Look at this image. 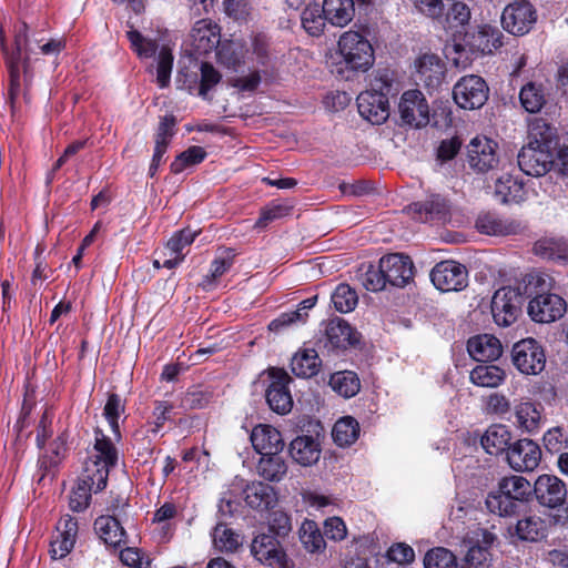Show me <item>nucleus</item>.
Segmentation results:
<instances>
[{
  "label": "nucleus",
  "instance_id": "f257e3e1",
  "mask_svg": "<svg viewBox=\"0 0 568 568\" xmlns=\"http://www.w3.org/2000/svg\"><path fill=\"white\" fill-rule=\"evenodd\" d=\"M118 449L102 433H97L94 453L84 464V469L77 486L70 495V507L73 511L88 508L92 493L106 487L109 471L116 465Z\"/></svg>",
  "mask_w": 568,
  "mask_h": 568
},
{
  "label": "nucleus",
  "instance_id": "f03ea898",
  "mask_svg": "<svg viewBox=\"0 0 568 568\" xmlns=\"http://www.w3.org/2000/svg\"><path fill=\"white\" fill-rule=\"evenodd\" d=\"M0 45L6 55V63L10 74L9 97L11 104H13L14 99L20 91L21 69L26 68L29 57L34 50V48L30 45L29 27L26 23H22L17 29L14 36V49L11 52H9L7 48L6 37L2 29H0Z\"/></svg>",
  "mask_w": 568,
  "mask_h": 568
},
{
  "label": "nucleus",
  "instance_id": "7ed1b4c3",
  "mask_svg": "<svg viewBox=\"0 0 568 568\" xmlns=\"http://www.w3.org/2000/svg\"><path fill=\"white\" fill-rule=\"evenodd\" d=\"M338 50L346 65L356 71H366L374 63L371 42L357 31H346L338 40Z\"/></svg>",
  "mask_w": 568,
  "mask_h": 568
},
{
  "label": "nucleus",
  "instance_id": "20e7f679",
  "mask_svg": "<svg viewBox=\"0 0 568 568\" xmlns=\"http://www.w3.org/2000/svg\"><path fill=\"white\" fill-rule=\"evenodd\" d=\"M524 297L519 288L510 286L497 290L491 298V314L499 326H509L521 313Z\"/></svg>",
  "mask_w": 568,
  "mask_h": 568
},
{
  "label": "nucleus",
  "instance_id": "39448f33",
  "mask_svg": "<svg viewBox=\"0 0 568 568\" xmlns=\"http://www.w3.org/2000/svg\"><path fill=\"white\" fill-rule=\"evenodd\" d=\"M489 89L479 75L463 77L453 89L456 104L465 110L480 109L488 100Z\"/></svg>",
  "mask_w": 568,
  "mask_h": 568
},
{
  "label": "nucleus",
  "instance_id": "423d86ee",
  "mask_svg": "<svg viewBox=\"0 0 568 568\" xmlns=\"http://www.w3.org/2000/svg\"><path fill=\"white\" fill-rule=\"evenodd\" d=\"M536 20V10L531 3L526 0H518L509 3L501 14L504 29L515 36H524L528 33Z\"/></svg>",
  "mask_w": 568,
  "mask_h": 568
},
{
  "label": "nucleus",
  "instance_id": "0eeeda50",
  "mask_svg": "<svg viewBox=\"0 0 568 568\" xmlns=\"http://www.w3.org/2000/svg\"><path fill=\"white\" fill-rule=\"evenodd\" d=\"M430 280L442 292H457L467 286L468 272L455 261H442L433 267Z\"/></svg>",
  "mask_w": 568,
  "mask_h": 568
},
{
  "label": "nucleus",
  "instance_id": "6e6552de",
  "mask_svg": "<svg viewBox=\"0 0 568 568\" xmlns=\"http://www.w3.org/2000/svg\"><path fill=\"white\" fill-rule=\"evenodd\" d=\"M513 362L523 374L537 375L545 368L546 357L535 339L526 338L514 345Z\"/></svg>",
  "mask_w": 568,
  "mask_h": 568
},
{
  "label": "nucleus",
  "instance_id": "1a4fd4ad",
  "mask_svg": "<svg viewBox=\"0 0 568 568\" xmlns=\"http://www.w3.org/2000/svg\"><path fill=\"white\" fill-rule=\"evenodd\" d=\"M467 161L479 173L496 169L499 164L497 143L486 136L474 138L467 146Z\"/></svg>",
  "mask_w": 568,
  "mask_h": 568
},
{
  "label": "nucleus",
  "instance_id": "9d476101",
  "mask_svg": "<svg viewBox=\"0 0 568 568\" xmlns=\"http://www.w3.org/2000/svg\"><path fill=\"white\" fill-rule=\"evenodd\" d=\"M252 556L263 565L287 568L288 559L280 541L271 534H260L251 542Z\"/></svg>",
  "mask_w": 568,
  "mask_h": 568
},
{
  "label": "nucleus",
  "instance_id": "9b49d317",
  "mask_svg": "<svg viewBox=\"0 0 568 568\" xmlns=\"http://www.w3.org/2000/svg\"><path fill=\"white\" fill-rule=\"evenodd\" d=\"M270 376L272 382L266 389V402L273 412L287 414L293 406V398L287 387L292 379L285 371L280 368H272Z\"/></svg>",
  "mask_w": 568,
  "mask_h": 568
},
{
  "label": "nucleus",
  "instance_id": "f8f14e48",
  "mask_svg": "<svg viewBox=\"0 0 568 568\" xmlns=\"http://www.w3.org/2000/svg\"><path fill=\"white\" fill-rule=\"evenodd\" d=\"M540 459L541 449L531 439H519L507 449V462L516 471H532L538 467Z\"/></svg>",
  "mask_w": 568,
  "mask_h": 568
},
{
  "label": "nucleus",
  "instance_id": "ddd939ff",
  "mask_svg": "<svg viewBox=\"0 0 568 568\" xmlns=\"http://www.w3.org/2000/svg\"><path fill=\"white\" fill-rule=\"evenodd\" d=\"M398 110L402 121L410 126L422 128L429 121L428 104L423 93L418 90L404 92Z\"/></svg>",
  "mask_w": 568,
  "mask_h": 568
},
{
  "label": "nucleus",
  "instance_id": "4468645a",
  "mask_svg": "<svg viewBox=\"0 0 568 568\" xmlns=\"http://www.w3.org/2000/svg\"><path fill=\"white\" fill-rule=\"evenodd\" d=\"M528 313L535 322H555L566 313V302L557 294H539L529 302Z\"/></svg>",
  "mask_w": 568,
  "mask_h": 568
},
{
  "label": "nucleus",
  "instance_id": "2eb2a0df",
  "mask_svg": "<svg viewBox=\"0 0 568 568\" xmlns=\"http://www.w3.org/2000/svg\"><path fill=\"white\" fill-rule=\"evenodd\" d=\"M554 164V155L550 150L539 148L538 144L525 145L518 153V165L520 170L531 176L546 174Z\"/></svg>",
  "mask_w": 568,
  "mask_h": 568
},
{
  "label": "nucleus",
  "instance_id": "dca6fc26",
  "mask_svg": "<svg viewBox=\"0 0 568 568\" xmlns=\"http://www.w3.org/2000/svg\"><path fill=\"white\" fill-rule=\"evenodd\" d=\"M359 114L372 124H382L389 116V103L385 93L367 90L357 97Z\"/></svg>",
  "mask_w": 568,
  "mask_h": 568
},
{
  "label": "nucleus",
  "instance_id": "f3484780",
  "mask_svg": "<svg viewBox=\"0 0 568 568\" xmlns=\"http://www.w3.org/2000/svg\"><path fill=\"white\" fill-rule=\"evenodd\" d=\"M381 267L388 284L396 287L406 286L414 277V264L409 256L393 253L381 258Z\"/></svg>",
  "mask_w": 568,
  "mask_h": 568
},
{
  "label": "nucleus",
  "instance_id": "a211bd4d",
  "mask_svg": "<svg viewBox=\"0 0 568 568\" xmlns=\"http://www.w3.org/2000/svg\"><path fill=\"white\" fill-rule=\"evenodd\" d=\"M534 493L538 503L545 507L561 506L567 497L565 483L554 475H540L534 485Z\"/></svg>",
  "mask_w": 568,
  "mask_h": 568
},
{
  "label": "nucleus",
  "instance_id": "6ab92c4d",
  "mask_svg": "<svg viewBox=\"0 0 568 568\" xmlns=\"http://www.w3.org/2000/svg\"><path fill=\"white\" fill-rule=\"evenodd\" d=\"M78 535V521L70 515L63 516L57 525V534L50 546L53 559L64 558L74 547Z\"/></svg>",
  "mask_w": 568,
  "mask_h": 568
},
{
  "label": "nucleus",
  "instance_id": "aec40b11",
  "mask_svg": "<svg viewBox=\"0 0 568 568\" xmlns=\"http://www.w3.org/2000/svg\"><path fill=\"white\" fill-rule=\"evenodd\" d=\"M476 229L486 235L507 236L520 233L525 226L517 220L483 213L476 220Z\"/></svg>",
  "mask_w": 568,
  "mask_h": 568
},
{
  "label": "nucleus",
  "instance_id": "412c9836",
  "mask_svg": "<svg viewBox=\"0 0 568 568\" xmlns=\"http://www.w3.org/2000/svg\"><path fill=\"white\" fill-rule=\"evenodd\" d=\"M221 36L217 24L210 20H199L191 32V44L197 54H206L216 49Z\"/></svg>",
  "mask_w": 568,
  "mask_h": 568
},
{
  "label": "nucleus",
  "instance_id": "4be33fe9",
  "mask_svg": "<svg viewBox=\"0 0 568 568\" xmlns=\"http://www.w3.org/2000/svg\"><path fill=\"white\" fill-rule=\"evenodd\" d=\"M254 449L261 455L281 453L284 442L281 433L271 425H257L251 433Z\"/></svg>",
  "mask_w": 568,
  "mask_h": 568
},
{
  "label": "nucleus",
  "instance_id": "5701e85b",
  "mask_svg": "<svg viewBox=\"0 0 568 568\" xmlns=\"http://www.w3.org/2000/svg\"><path fill=\"white\" fill-rule=\"evenodd\" d=\"M290 455L298 465L304 467L312 466L320 459V443L311 435L297 436L290 444Z\"/></svg>",
  "mask_w": 568,
  "mask_h": 568
},
{
  "label": "nucleus",
  "instance_id": "b1692460",
  "mask_svg": "<svg viewBox=\"0 0 568 568\" xmlns=\"http://www.w3.org/2000/svg\"><path fill=\"white\" fill-rule=\"evenodd\" d=\"M467 351L477 362L496 361L503 353L498 338L489 334L477 335L468 339Z\"/></svg>",
  "mask_w": 568,
  "mask_h": 568
},
{
  "label": "nucleus",
  "instance_id": "393cba45",
  "mask_svg": "<svg viewBox=\"0 0 568 568\" xmlns=\"http://www.w3.org/2000/svg\"><path fill=\"white\" fill-rule=\"evenodd\" d=\"M244 499L247 506L256 510H268L277 503L275 489L262 481H253L244 489Z\"/></svg>",
  "mask_w": 568,
  "mask_h": 568
},
{
  "label": "nucleus",
  "instance_id": "a878e982",
  "mask_svg": "<svg viewBox=\"0 0 568 568\" xmlns=\"http://www.w3.org/2000/svg\"><path fill=\"white\" fill-rule=\"evenodd\" d=\"M323 14L328 23L343 28L347 26L355 16L354 0H324Z\"/></svg>",
  "mask_w": 568,
  "mask_h": 568
},
{
  "label": "nucleus",
  "instance_id": "bb28decb",
  "mask_svg": "<svg viewBox=\"0 0 568 568\" xmlns=\"http://www.w3.org/2000/svg\"><path fill=\"white\" fill-rule=\"evenodd\" d=\"M325 335L332 348H346L358 342L357 333L347 322L341 318L328 322Z\"/></svg>",
  "mask_w": 568,
  "mask_h": 568
},
{
  "label": "nucleus",
  "instance_id": "cd10ccee",
  "mask_svg": "<svg viewBox=\"0 0 568 568\" xmlns=\"http://www.w3.org/2000/svg\"><path fill=\"white\" fill-rule=\"evenodd\" d=\"M94 530L105 545L119 547L125 542V530L114 516H100L94 521Z\"/></svg>",
  "mask_w": 568,
  "mask_h": 568
},
{
  "label": "nucleus",
  "instance_id": "c85d7f7f",
  "mask_svg": "<svg viewBox=\"0 0 568 568\" xmlns=\"http://www.w3.org/2000/svg\"><path fill=\"white\" fill-rule=\"evenodd\" d=\"M409 211L416 215L420 222L434 220H445L448 212V205L444 197L432 195L424 202H416L409 206Z\"/></svg>",
  "mask_w": 568,
  "mask_h": 568
},
{
  "label": "nucleus",
  "instance_id": "c756f323",
  "mask_svg": "<svg viewBox=\"0 0 568 568\" xmlns=\"http://www.w3.org/2000/svg\"><path fill=\"white\" fill-rule=\"evenodd\" d=\"M419 80L428 88H437L445 74L440 59L435 54H424L417 61Z\"/></svg>",
  "mask_w": 568,
  "mask_h": 568
},
{
  "label": "nucleus",
  "instance_id": "7c9ffc66",
  "mask_svg": "<svg viewBox=\"0 0 568 568\" xmlns=\"http://www.w3.org/2000/svg\"><path fill=\"white\" fill-rule=\"evenodd\" d=\"M321 359L313 348H306L297 352L291 362L292 372L303 378H310L320 371Z\"/></svg>",
  "mask_w": 568,
  "mask_h": 568
},
{
  "label": "nucleus",
  "instance_id": "2f4dec72",
  "mask_svg": "<svg viewBox=\"0 0 568 568\" xmlns=\"http://www.w3.org/2000/svg\"><path fill=\"white\" fill-rule=\"evenodd\" d=\"M511 439L510 432L504 425H491L481 436L483 448L490 455H498L508 448Z\"/></svg>",
  "mask_w": 568,
  "mask_h": 568
},
{
  "label": "nucleus",
  "instance_id": "473e14b6",
  "mask_svg": "<svg viewBox=\"0 0 568 568\" xmlns=\"http://www.w3.org/2000/svg\"><path fill=\"white\" fill-rule=\"evenodd\" d=\"M498 490L526 507L531 493L530 483L521 476L504 477L498 484Z\"/></svg>",
  "mask_w": 568,
  "mask_h": 568
},
{
  "label": "nucleus",
  "instance_id": "72a5a7b5",
  "mask_svg": "<svg viewBox=\"0 0 568 568\" xmlns=\"http://www.w3.org/2000/svg\"><path fill=\"white\" fill-rule=\"evenodd\" d=\"M506 377L505 371L496 365H477L470 372V381L479 387L495 388L498 387Z\"/></svg>",
  "mask_w": 568,
  "mask_h": 568
},
{
  "label": "nucleus",
  "instance_id": "f704fd0d",
  "mask_svg": "<svg viewBox=\"0 0 568 568\" xmlns=\"http://www.w3.org/2000/svg\"><path fill=\"white\" fill-rule=\"evenodd\" d=\"M521 106L529 113H538L547 102L542 84L536 82L526 83L519 92Z\"/></svg>",
  "mask_w": 568,
  "mask_h": 568
},
{
  "label": "nucleus",
  "instance_id": "c9c22d12",
  "mask_svg": "<svg viewBox=\"0 0 568 568\" xmlns=\"http://www.w3.org/2000/svg\"><path fill=\"white\" fill-rule=\"evenodd\" d=\"M258 474L268 481H280L286 475L287 466L280 453L261 456Z\"/></svg>",
  "mask_w": 568,
  "mask_h": 568
},
{
  "label": "nucleus",
  "instance_id": "e433bc0d",
  "mask_svg": "<svg viewBox=\"0 0 568 568\" xmlns=\"http://www.w3.org/2000/svg\"><path fill=\"white\" fill-rule=\"evenodd\" d=\"M486 506L490 513L501 517L518 515L525 508V506L505 496L498 489L488 494Z\"/></svg>",
  "mask_w": 568,
  "mask_h": 568
},
{
  "label": "nucleus",
  "instance_id": "4c0bfd02",
  "mask_svg": "<svg viewBox=\"0 0 568 568\" xmlns=\"http://www.w3.org/2000/svg\"><path fill=\"white\" fill-rule=\"evenodd\" d=\"M213 545L221 552H235L242 546V537L224 524H217L212 532Z\"/></svg>",
  "mask_w": 568,
  "mask_h": 568
},
{
  "label": "nucleus",
  "instance_id": "58836bf2",
  "mask_svg": "<svg viewBox=\"0 0 568 568\" xmlns=\"http://www.w3.org/2000/svg\"><path fill=\"white\" fill-rule=\"evenodd\" d=\"M359 435V425L357 420L351 416H346L337 420L333 427L332 436L334 442L346 447L355 443Z\"/></svg>",
  "mask_w": 568,
  "mask_h": 568
},
{
  "label": "nucleus",
  "instance_id": "ea45409f",
  "mask_svg": "<svg viewBox=\"0 0 568 568\" xmlns=\"http://www.w3.org/2000/svg\"><path fill=\"white\" fill-rule=\"evenodd\" d=\"M529 145L538 144L539 148L551 149V144L556 139V130L546 120L535 119L529 124L528 131Z\"/></svg>",
  "mask_w": 568,
  "mask_h": 568
},
{
  "label": "nucleus",
  "instance_id": "a19ab883",
  "mask_svg": "<svg viewBox=\"0 0 568 568\" xmlns=\"http://www.w3.org/2000/svg\"><path fill=\"white\" fill-rule=\"evenodd\" d=\"M329 385L334 392L346 398L355 396L361 388L357 375L351 371L333 374L329 378Z\"/></svg>",
  "mask_w": 568,
  "mask_h": 568
},
{
  "label": "nucleus",
  "instance_id": "79ce46f5",
  "mask_svg": "<svg viewBox=\"0 0 568 568\" xmlns=\"http://www.w3.org/2000/svg\"><path fill=\"white\" fill-rule=\"evenodd\" d=\"M302 26L307 33L318 37L324 31L327 21L323 14V6L313 2L308 4L301 14Z\"/></svg>",
  "mask_w": 568,
  "mask_h": 568
},
{
  "label": "nucleus",
  "instance_id": "37998d69",
  "mask_svg": "<svg viewBox=\"0 0 568 568\" xmlns=\"http://www.w3.org/2000/svg\"><path fill=\"white\" fill-rule=\"evenodd\" d=\"M469 20L470 9L462 1H455L446 14L447 29L450 30L454 36L463 33Z\"/></svg>",
  "mask_w": 568,
  "mask_h": 568
},
{
  "label": "nucleus",
  "instance_id": "c03bdc74",
  "mask_svg": "<svg viewBox=\"0 0 568 568\" xmlns=\"http://www.w3.org/2000/svg\"><path fill=\"white\" fill-rule=\"evenodd\" d=\"M516 534L523 540L537 541L545 535V523L538 516H528L518 520Z\"/></svg>",
  "mask_w": 568,
  "mask_h": 568
},
{
  "label": "nucleus",
  "instance_id": "a18cd8bd",
  "mask_svg": "<svg viewBox=\"0 0 568 568\" xmlns=\"http://www.w3.org/2000/svg\"><path fill=\"white\" fill-rule=\"evenodd\" d=\"M300 538L305 549L310 552L320 551L325 547L324 537L317 525L312 520L303 523L300 530Z\"/></svg>",
  "mask_w": 568,
  "mask_h": 568
},
{
  "label": "nucleus",
  "instance_id": "49530a36",
  "mask_svg": "<svg viewBox=\"0 0 568 568\" xmlns=\"http://www.w3.org/2000/svg\"><path fill=\"white\" fill-rule=\"evenodd\" d=\"M357 302V293L347 284H339L332 294L334 308L339 313L352 312Z\"/></svg>",
  "mask_w": 568,
  "mask_h": 568
},
{
  "label": "nucleus",
  "instance_id": "de8ad7c7",
  "mask_svg": "<svg viewBox=\"0 0 568 568\" xmlns=\"http://www.w3.org/2000/svg\"><path fill=\"white\" fill-rule=\"evenodd\" d=\"M517 423L527 433H532L539 427L540 412L532 403H521L516 409Z\"/></svg>",
  "mask_w": 568,
  "mask_h": 568
},
{
  "label": "nucleus",
  "instance_id": "09e8293b",
  "mask_svg": "<svg viewBox=\"0 0 568 568\" xmlns=\"http://www.w3.org/2000/svg\"><path fill=\"white\" fill-rule=\"evenodd\" d=\"M205 156L206 152L202 146H190L180 153L171 163V171L175 174L181 173L187 166L201 163Z\"/></svg>",
  "mask_w": 568,
  "mask_h": 568
},
{
  "label": "nucleus",
  "instance_id": "8fccbe9b",
  "mask_svg": "<svg viewBox=\"0 0 568 568\" xmlns=\"http://www.w3.org/2000/svg\"><path fill=\"white\" fill-rule=\"evenodd\" d=\"M424 566L425 568H456V557L450 550L437 547L427 551Z\"/></svg>",
  "mask_w": 568,
  "mask_h": 568
},
{
  "label": "nucleus",
  "instance_id": "3c124183",
  "mask_svg": "<svg viewBox=\"0 0 568 568\" xmlns=\"http://www.w3.org/2000/svg\"><path fill=\"white\" fill-rule=\"evenodd\" d=\"M216 55L220 63L230 69H235L242 63L244 52L239 42L230 41L219 48Z\"/></svg>",
  "mask_w": 568,
  "mask_h": 568
},
{
  "label": "nucleus",
  "instance_id": "603ef678",
  "mask_svg": "<svg viewBox=\"0 0 568 568\" xmlns=\"http://www.w3.org/2000/svg\"><path fill=\"white\" fill-rule=\"evenodd\" d=\"M501 37L500 31L490 27H484L474 36V39L478 42L474 45L483 53H491L494 50L501 47Z\"/></svg>",
  "mask_w": 568,
  "mask_h": 568
},
{
  "label": "nucleus",
  "instance_id": "864d4df0",
  "mask_svg": "<svg viewBox=\"0 0 568 568\" xmlns=\"http://www.w3.org/2000/svg\"><path fill=\"white\" fill-rule=\"evenodd\" d=\"M562 239H540L534 244V253L548 261L559 262L561 257Z\"/></svg>",
  "mask_w": 568,
  "mask_h": 568
},
{
  "label": "nucleus",
  "instance_id": "5fc2aeb1",
  "mask_svg": "<svg viewBox=\"0 0 568 568\" xmlns=\"http://www.w3.org/2000/svg\"><path fill=\"white\" fill-rule=\"evenodd\" d=\"M132 49L140 58H151L158 50V42L142 36L138 30L131 29L126 32Z\"/></svg>",
  "mask_w": 568,
  "mask_h": 568
},
{
  "label": "nucleus",
  "instance_id": "6e6d98bb",
  "mask_svg": "<svg viewBox=\"0 0 568 568\" xmlns=\"http://www.w3.org/2000/svg\"><path fill=\"white\" fill-rule=\"evenodd\" d=\"M234 256L235 254L232 250H224L221 252L212 262L210 274L205 276L203 285L206 286L212 281L225 274L232 267L234 263Z\"/></svg>",
  "mask_w": 568,
  "mask_h": 568
},
{
  "label": "nucleus",
  "instance_id": "4d7b16f0",
  "mask_svg": "<svg viewBox=\"0 0 568 568\" xmlns=\"http://www.w3.org/2000/svg\"><path fill=\"white\" fill-rule=\"evenodd\" d=\"M124 412V403L118 394H111L104 406V416L112 429V432L120 436L119 417Z\"/></svg>",
  "mask_w": 568,
  "mask_h": 568
},
{
  "label": "nucleus",
  "instance_id": "13d9d810",
  "mask_svg": "<svg viewBox=\"0 0 568 568\" xmlns=\"http://www.w3.org/2000/svg\"><path fill=\"white\" fill-rule=\"evenodd\" d=\"M173 67V55L170 49L163 47L158 57L156 82L160 88H165L170 83Z\"/></svg>",
  "mask_w": 568,
  "mask_h": 568
},
{
  "label": "nucleus",
  "instance_id": "bf43d9fd",
  "mask_svg": "<svg viewBox=\"0 0 568 568\" xmlns=\"http://www.w3.org/2000/svg\"><path fill=\"white\" fill-rule=\"evenodd\" d=\"M362 283L367 291L378 292L386 287L388 281L386 280L381 262L378 266L369 265L363 274Z\"/></svg>",
  "mask_w": 568,
  "mask_h": 568
},
{
  "label": "nucleus",
  "instance_id": "052dcab7",
  "mask_svg": "<svg viewBox=\"0 0 568 568\" xmlns=\"http://www.w3.org/2000/svg\"><path fill=\"white\" fill-rule=\"evenodd\" d=\"M292 206L284 203H271L261 211V215L256 221L257 227H265L268 223L287 216L291 213Z\"/></svg>",
  "mask_w": 568,
  "mask_h": 568
},
{
  "label": "nucleus",
  "instance_id": "680f3d73",
  "mask_svg": "<svg viewBox=\"0 0 568 568\" xmlns=\"http://www.w3.org/2000/svg\"><path fill=\"white\" fill-rule=\"evenodd\" d=\"M196 234L189 229L179 231L168 241L165 250L171 254L184 255L183 250L193 243Z\"/></svg>",
  "mask_w": 568,
  "mask_h": 568
},
{
  "label": "nucleus",
  "instance_id": "e2e57ef3",
  "mask_svg": "<svg viewBox=\"0 0 568 568\" xmlns=\"http://www.w3.org/2000/svg\"><path fill=\"white\" fill-rule=\"evenodd\" d=\"M212 399V393L193 388L189 390L181 399V406L184 409H201L205 407Z\"/></svg>",
  "mask_w": 568,
  "mask_h": 568
},
{
  "label": "nucleus",
  "instance_id": "0e129e2a",
  "mask_svg": "<svg viewBox=\"0 0 568 568\" xmlns=\"http://www.w3.org/2000/svg\"><path fill=\"white\" fill-rule=\"evenodd\" d=\"M544 446L551 453H559L568 447V436L564 434L561 427H554L544 435Z\"/></svg>",
  "mask_w": 568,
  "mask_h": 568
},
{
  "label": "nucleus",
  "instance_id": "69168bd1",
  "mask_svg": "<svg viewBox=\"0 0 568 568\" xmlns=\"http://www.w3.org/2000/svg\"><path fill=\"white\" fill-rule=\"evenodd\" d=\"M308 317L307 312L301 311H292L282 313L278 317L273 320L268 324L270 331L278 332L284 327L294 325V324H304Z\"/></svg>",
  "mask_w": 568,
  "mask_h": 568
},
{
  "label": "nucleus",
  "instance_id": "338daca9",
  "mask_svg": "<svg viewBox=\"0 0 568 568\" xmlns=\"http://www.w3.org/2000/svg\"><path fill=\"white\" fill-rule=\"evenodd\" d=\"M175 123V116L172 114L165 115L161 119L155 134V145L168 149L171 138L174 135Z\"/></svg>",
  "mask_w": 568,
  "mask_h": 568
},
{
  "label": "nucleus",
  "instance_id": "774afa93",
  "mask_svg": "<svg viewBox=\"0 0 568 568\" xmlns=\"http://www.w3.org/2000/svg\"><path fill=\"white\" fill-rule=\"evenodd\" d=\"M221 80V74L210 63H202L201 65V84L199 94L205 98L207 92L216 85Z\"/></svg>",
  "mask_w": 568,
  "mask_h": 568
}]
</instances>
